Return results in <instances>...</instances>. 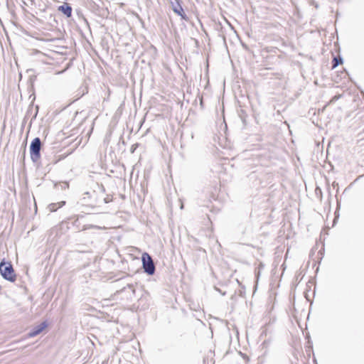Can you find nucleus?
Instances as JSON below:
<instances>
[{"mask_svg": "<svg viewBox=\"0 0 364 364\" xmlns=\"http://www.w3.org/2000/svg\"><path fill=\"white\" fill-rule=\"evenodd\" d=\"M121 141H122V144H123L124 146H125L126 143H125V141H124V138H123V136H120L119 143V142H121Z\"/></svg>", "mask_w": 364, "mask_h": 364, "instance_id": "nucleus-25", "label": "nucleus"}, {"mask_svg": "<svg viewBox=\"0 0 364 364\" xmlns=\"http://www.w3.org/2000/svg\"><path fill=\"white\" fill-rule=\"evenodd\" d=\"M31 1L32 4L34 3V0H31Z\"/></svg>", "mask_w": 364, "mask_h": 364, "instance_id": "nucleus-34", "label": "nucleus"}, {"mask_svg": "<svg viewBox=\"0 0 364 364\" xmlns=\"http://www.w3.org/2000/svg\"><path fill=\"white\" fill-rule=\"evenodd\" d=\"M50 19H51V18H53V21H54L56 24H58V21L55 20V17H53V16H52V15H50Z\"/></svg>", "mask_w": 364, "mask_h": 364, "instance_id": "nucleus-28", "label": "nucleus"}, {"mask_svg": "<svg viewBox=\"0 0 364 364\" xmlns=\"http://www.w3.org/2000/svg\"><path fill=\"white\" fill-rule=\"evenodd\" d=\"M343 63V58L339 54L338 55H333V59L331 61V69H335L338 65H342Z\"/></svg>", "mask_w": 364, "mask_h": 364, "instance_id": "nucleus-11", "label": "nucleus"}, {"mask_svg": "<svg viewBox=\"0 0 364 364\" xmlns=\"http://www.w3.org/2000/svg\"><path fill=\"white\" fill-rule=\"evenodd\" d=\"M35 99H36V96H33V100H32V101H31V104H30V105H29V106H28V110H27V112H26V116H25L24 119H23V124L24 123H26V117H27L31 114V112H32V110H33V102H34Z\"/></svg>", "mask_w": 364, "mask_h": 364, "instance_id": "nucleus-15", "label": "nucleus"}, {"mask_svg": "<svg viewBox=\"0 0 364 364\" xmlns=\"http://www.w3.org/2000/svg\"><path fill=\"white\" fill-rule=\"evenodd\" d=\"M139 145L140 144L139 143H135V144H132L130 148V152L132 154H134L135 152V151L136 150V149L139 146Z\"/></svg>", "mask_w": 364, "mask_h": 364, "instance_id": "nucleus-22", "label": "nucleus"}, {"mask_svg": "<svg viewBox=\"0 0 364 364\" xmlns=\"http://www.w3.org/2000/svg\"><path fill=\"white\" fill-rule=\"evenodd\" d=\"M141 268L143 272L148 276H153L156 272V265L154 262L152 257L146 252L142 253L141 257Z\"/></svg>", "mask_w": 364, "mask_h": 364, "instance_id": "nucleus-3", "label": "nucleus"}, {"mask_svg": "<svg viewBox=\"0 0 364 364\" xmlns=\"http://www.w3.org/2000/svg\"><path fill=\"white\" fill-rule=\"evenodd\" d=\"M313 362H314V364H318L317 363V360H316L315 356H314V358H313Z\"/></svg>", "mask_w": 364, "mask_h": 364, "instance_id": "nucleus-30", "label": "nucleus"}, {"mask_svg": "<svg viewBox=\"0 0 364 364\" xmlns=\"http://www.w3.org/2000/svg\"><path fill=\"white\" fill-rule=\"evenodd\" d=\"M170 4L171 5V9L178 16L181 17V20L188 21L189 18L186 14L183 7V1L182 0H171Z\"/></svg>", "mask_w": 364, "mask_h": 364, "instance_id": "nucleus-5", "label": "nucleus"}, {"mask_svg": "<svg viewBox=\"0 0 364 364\" xmlns=\"http://www.w3.org/2000/svg\"><path fill=\"white\" fill-rule=\"evenodd\" d=\"M336 218L333 219V222L336 223Z\"/></svg>", "mask_w": 364, "mask_h": 364, "instance_id": "nucleus-33", "label": "nucleus"}, {"mask_svg": "<svg viewBox=\"0 0 364 364\" xmlns=\"http://www.w3.org/2000/svg\"><path fill=\"white\" fill-rule=\"evenodd\" d=\"M76 218L77 220H80V219L81 218H84V215H77L76 216Z\"/></svg>", "mask_w": 364, "mask_h": 364, "instance_id": "nucleus-26", "label": "nucleus"}, {"mask_svg": "<svg viewBox=\"0 0 364 364\" xmlns=\"http://www.w3.org/2000/svg\"><path fill=\"white\" fill-rule=\"evenodd\" d=\"M305 338L307 340V346H306V348H309V350L313 351V343L312 341L311 340L310 335L308 334L307 336H306Z\"/></svg>", "mask_w": 364, "mask_h": 364, "instance_id": "nucleus-17", "label": "nucleus"}, {"mask_svg": "<svg viewBox=\"0 0 364 364\" xmlns=\"http://www.w3.org/2000/svg\"><path fill=\"white\" fill-rule=\"evenodd\" d=\"M207 358H203V364H206V361H207Z\"/></svg>", "mask_w": 364, "mask_h": 364, "instance_id": "nucleus-32", "label": "nucleus"}, {"mask_svg": "<svg viewBox=\"0 0 364 364\" xmlns=\"http://www.w3.org/2000/svg\"><path fill=\"white\" fill-rule=\"evenodd\" d=\"M93 12L102 18H107L109 15V11L107 8L100 6L98 4H94L92 6Z\"/></svg>", "mask_w": 364, "mask_h": 364, "instance_id": "nucleus-9", "label": "nucleus"}, {"mask_svg": "<svg viewBox=\"0 0 364 364\" xmlns=\"http://www.w3.org/2000/svg\"><path fill=\"white\" fill-rule=\"evenodd\" d=\"M84 20H85V22L86 23V24L87 25L88 27H90V25H89V23L87 21V20L86 18H84ZM89 29L90 30V28H89Z\"/></svg>", "mask_w": 364, "mask_h": 364, "instance_id": "nucleus-29", "label": "nucleus"}, {"mask_svg": "<svg viewBox=\"0 0 364 364\" xmlns=\"http://www.w3.org/2000/svg\"><path fill=\"white\" fill-rule=\"evenodd\" d=\"M22 149H23V153H22V156H21V160L24 161L25 157H26V142L23 144Z\"/></svg>", "mask_w": 364, "mask_h": 364, "instance_id": "nucleus-20", "label": "nucleus"}, {"mask_svg": "<svg viewBox=\"0 0 364 364\" xmlns=\"http://www.w3.org/2000/svg\"><path fill=\"white\" fill-rule=\"evenodd\" d=\"M255 277L259 279V276H260V269H258V270H255Z\"/></svg>", "mask_w": 364, "mask_h": 364, "instance_id": "nucleus-24", "label": "nucleus"}, {"mask_svg": "<svg viewBox=\"0 0 364 364\" xmlns=\"http://www.w3.org/2000/svg\"><path fill=\"white\" fill-rule=\"evenodd\" d=\"M269 341L265 340V341H263L262 345L264 346H267L269 344Z\"/></svg>", "mask_w": 364, "mask_h": 364, "instance_id": "nucleus-27", "label": "nucleus"}, {"mask_svg": "<svg viewBox=\"0 0 364 364\" xmlns=\"http://www.w3.org/2000/svg\"><path fill=\"white\" fill-rule=\"evenodd\" d=\"M65 204H66V201L65 200H61V201L58 202V203H52L48 205V208L49 209V210L50 212H55L59 208L63 207Z\"/></svg>", "mask_w": 364, "mask_h": 364, "instance_id": "nucleus-12", "label": "nucleus"}, {"mask_svg": "<svg viewBox=\"0 0 364 364\" xmlns=\"http://www.w3.org/2000/svg\"><path fill=\"white\" fill-rule=\"evenodd\" d=\"M49 326V322L47 319L41 322L38 325L33 327L29 332L27 333L28 338H33L39 334H41L43 331H45Z\"/></svg>", "mask_w": 364, "mask_h": 364, "instance_id": "nucleus-7", "label": "nucleus"}, {"mask_svg": "<svg viewBox=\"0 0 364 364\" xmlns=\"http://www.w3.org/2000/svg\"><path fill=\"white\" fill-rule=\"evenodd\" d=\"M72 224L74 227L76 228L77 232L81 231V229L80 228V223L78 220L75 219Z\"/></svg>", "mask_w": 364, "mask_h": 364, "instance_id": "nucleus-19", "label": "nucleus"}, {"mask_svg": "<svg viewBox=\"0 0 364 364\" xmlns=\"http://www.w3.org/2000/svg\"><path fill=\"white\" fill-rule=\"evenodd\" d=\"M199 100H200V108H201L202 109H204V102H203V97H200Z\"/></svg>", "mask_w": 364, "mask_h": 364, "instance_id": "nucleus-23", "label": "nucleus"}, {"mask_svg": "<svg viewBox=\"0 0 364 364\" xmlns=\"http://www.w3.org/2000/svg\"><path fill=\"white\" fill-rule=\"evenodd\" d=\"M112 199L113 198L112 196L107 195L106 197L102 198V202H103L105 204H107L112 201Z\"/></svg>", "mask_w": 364, "mask_h": 364, "instance_id": "nucleus-18", "label": "nucleus"}, {"mask_svg": "<svg viewBox=\"0 0 364 364\" xmlns=\"http://www.w3.org/2000/svg\"><path fill=\"white\" fill-rule=\"evenodd\" d=\"M0 275L4 280L9 282H14L16 280L17 275L11 261L6 260L5 258L1 260Z\"/></svg>", "mask_w": 364, "mask_h": 364, "instance_id": "nucleus-1", "label": "nucleus"}, {"mask_svg": "<svg viewBox=\"0 0 364 364\" xmlns=\"http://www.w3.org/2000/svg\"><path fill=\"white\" fill-rule=\"evenodd\" d=\"M36 75H31L28 77V90L29 92H31L32 93L30 95L29 98H31L32 96H35V88H34V82L36 80Z\"/></svg>", "mask_w": 364, "mask_h": 364, "instance_id": "nucleus-10", "label": "nucleus"}, {"mask_svg": "<svg viewBox=\"0 0 364 364\" xmlns=\"http://www.w3.org/2000/svg\"><path fill=\"white\" fill-rule=\"evenodd\" d=\"M35 109H36V112H35L34 114L33 115V117L31 118L30 124H31L32 122L36 119V117H37V114H38V110H39V106L38 105H36Z\"/></svg>", "mask_w": 364, "mask_h": 364, "instance_id": "nucleus-21", "label": "nucleus"}, {"mask_svg": "<svg viewBox=\"0 0 364 364\" xmlns=\"http://www.w3.org/2000/svg\"><path fill=\"white\" fill-rule=\"evenodd\" d=\"M117 293L121 294L127 301H132L135 297L136 289L133 284H127V286L118 290Z\"/></svg>", "mask_w": 364, "mask_h": 364, "instance_id": "nucleus-6", "label": "nucleus"}, {"mask_svg": "<svg viewBox=\"0 0 364 364\" xmlns=\"http://www.w3.org/2000/svg\"><path fill=\"white\" fill-rule=\"evenodd\" d=\"M101 195H102L101 193ZM102 196H100V193L97 192L96 195H94V197L92 198V203H93V208L95 206L100 205L102 203Z\"/></svg>", "mask_w": 364, "mask_h": 364, "instance_id": "nucleus-14", "label": "nucleus"}, {"mask_svg": "<svg viewBox=\"0 0 364 364\" xmlns=\"http://www.w3.org/2000/svg\"><path fill=\"white\" fill-rule=\"evenodd\" d=\"M318 254H320V255H321V259H322V257H323V253L322 252V251H321V250H320V251H318Z\"/></svg>", "mask_w": 364, "mask_h": 364, "instance_id": "nucleus-31", "label": "nucleus"}, {"mask_svg": "<svg viewBox=\"0 0 364 364\" xmlns=\"http://www.w3.org/2000/svg\"><path fill=\"white\" fill-rule=\"evenodd\" d=\"M42 145L41 139L39 137H35L31 141L29 152L31 159L33 163H36L41 159Z\"/></svg>", "mask_w": 364, "mask_h": 364, "instance_id": "nucleus-4", "label": "nucleus"}, {"mask_svg": "<svg viewBox=\"0 0 364 364\" xmlns=\"http://www.w3.org/2000/svg\"><path fill=\"white\" fill-rule=\"evenodd\" d=\"M58 11L62 13L66 18L72 16L73 8L69 3H63L58 6Z\"/></svg>", "mask_w": 364, "mask_h": 364, "instance_id": "nucleus-8", "label": "nucleus"}, {"mask_svg": "<svg viewBox=\"0 0 364 364\" xmlns=\"http://www.w3.org/2000/svg\"><path fill=\"white\" fill-rule=\"evenodd\" d=\"M238 116L240 117V118L243 124V127H246L248 124V119H247L248 115L246 113V112L244 109H240L238 111Z\"/></svg>", "mask_w": 364, "mask_h": 364, "instance_id": "nucleus-13", "label": "nucleus"}, {"mask_svg": "<svg viewBox=\"0 0 364 364\" xmlns=\"http://www.w3.org/2000/svg\"><path fill=\"white\" fill-rule=\"evenodd\" d=\"M90 229H100V228L95 225H84L81 228V231H85Z\"/></svg>", "mask_w": 364, "mask_h": 364, "instance_id": "nucleus-16", "label": "nucleus"}, {"mask_svg": "<svg viewBox=\"0 0 364 364\" xmlns=\"http://www.w3.org/2000/svg\"><path fill=\"white\" fill-rule=\"evenodd\" d=\"M97 192L99 193L105 194V188L102 184H96V188L93 190L92 192H85L83 193V197L80 198V203L82 205L91 207L93 208V203L92 198L94 195H96Z\"/></svg>", "mask_w": 364, "mask_h": 364, "instance_id": "nucleus-2", "label": "nucleus"}]
</instances>
